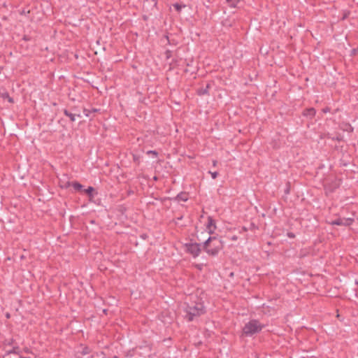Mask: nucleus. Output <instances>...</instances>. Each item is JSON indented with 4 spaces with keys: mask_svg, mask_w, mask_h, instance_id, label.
<instances>
[{
    "mask_svg": "<svg viewBox=\"0 0 358 358\" xmlns=\"http://www.w3.org/2000/svg\"><path fill=\"white\" fill-rule=\"evenodd\" d=\"M151 1L153 3V5L151 8V12H155V10H158V8H157L158 0H151Z\"/></svg>",
    "mask_w": 358,
    "mask_h": 358,
    "instance_id": "obj_20",
    "label": "nucleus"
},
{
    "mask_svg": "<svg viewBox=\"0 0 358 358\" xmlns=\"http://www.w3.org/2000/svg\"><path fill=\"white\" fill-rule=\"evenodd\" d=\"M188 199H189L188 194L185 192H181L178 194H177V196L176 197L173 198L172 199L174 201H187L188 200Z\"/></svg>",
    "mask_w": 358,
    "mask_h": 358,
    "instance_id": "obj_11",
    "label": "nucleus"
},
{
    "mask_svg": "<svg viewBox=\"0 0 358 358\" xmlns=\"http://www.w3.org/2000/svg\"><path fill=\"white\" fill-rule=\"evenodd\" d=\"M185 315L184 318L187 322H192L199 317L204 315L206 313V307L201 300L194 301L191 304H187L184 310Z\"/></svg>",
    "mask_w": 358,
    "mask_h": 358,
    "instance_id": "obj_1",
    "label": "nucleus"
},
{
    "mask_svg": "<svg viewBox=\"0 0 358 358\" xmlns=\"http://www.w3.org/2000/svg\"><path fill=\"white\" fill-rule=\"evenodd\" d=\"M20 358H30V357L20 356Z\"/></svg>",
    "mask_w": 358,
    "mask_h": 358,
    "instance_id": "obj_44",
    "label": "nucleus"
},
{
    "mask_svg": "<svg viewBox=\"0 0 358 358\" xmlns=\"http://www.w3.org/2000/svg\"><path fill=\"white\" fill-rule=\"evenodd\" d=\"M103 312L104 313H106L107 310H106V309H104V310H103Z\"/></svg>",
    "mask_w": 358,
    "mask_h": 358,
    "instance_id": "obj_46",
    "label": "nucleus"
},
{
    "mask_svg": "<svg viewBox=\"0 0 358 358\" xmlns=\"http://www.w3.org/2000/svg\"><path fill=\"white\" fill-rule=\"evenodd\" d=\"M354 222V219L352 218H337L332 222V224L338 225V226H350Z\"/></svg>",
    "mask_w": 358,
    "mask_h": 358,
    "instance_id": "obj_5",
    "label": "nucleus"
},
{
    "mask_svg": "<svg viewBox=\"0 0 358 358\" xmlns=\"http://www.w3.org/2000/svg\"><path fill=\"white\" fill-rule=\"evenodd\" d=\"M290 182H288L286 183V187L284 190L285 194L287 195L290 193Z\"/></svg>",
    "mask_w": 358,
    "mask_h": 358,
    "instance_id": "obj_22",
    "label": "nucleus"
},
{
    "mask_svg": "<svg viewBox=\"0 0 358 358\" xmlns=\"http://www.w3.org/2000/svg\"><path fill=\"white\" fill-rule=\"evenodd\" d=\"M63 113L66 117H69L71 122L76 121V117L80 118L82 117L80 113H72L66 108L63 110Z\"/></svg>",
    "mask_w": 358,
    "mask_h": 358,
    "instance_id": "obj_7",
    "label": "nucleus"
},
{
    "mask_svg": "<svg viewBox=\"0 0 358 358\" xmlns=\"http://www.w3.org/2000/svg\"><path fill=\"white\" fill-rule=\"evenodd\" d=\"M265 327L257 320H251L247 322L243 328V334L245 336H252L259 333Z\"/></svg>",
    "mask_w": 358,
    "mask_h": 358,
    "instance_id": "obj_3",
    "label": "nucleus"
},
{
    "mask_svg": "<svg viewBox=\"0 0 358 358\" xmlns=\"http://www.w3.org/2000/svg\"><path fill=\"white\" fill-rule=\"evenodd\" d=\"M7 353L8 354L19 355L20 354L19 347H14L12 350L8 351Z\"/></svg>",
    "mask_w": 358,
    "mask_h": 358,
    "instance_id": "obj_19",
    "label": "nucleus"
},
{
    "mask_svg": "<svg viewBox=\"0 0 358 358\" xmlns=\"http://www.w3.org/2000/svg\"><path fill=\"white\" fill-rule=\"evenodd\" d=\"M217 162L216 160H213V166H217Z\"/></svg>",
    "mask_w": 358,
    "mask_h": 358,
    "instance_id": "obj_36",
    "label": "nucleus"
},
{
    "mask_svg": "<svg viewBox=\"0 0 358 358\" xmlns=\"http://www.w3.org/2000/svg\"><path fill=\"white\" fill-rule=\"evenodd\" d=\"M91 110V113H96L99 110V109H97V108H92Z\"/></svg>",
    "mask_w": 358,
    "mask_h": 358,
    "instance_id": "obj_35",
    "label": "nucleus"
},
{
    "mask_svg": "<svg viewBox=\"0 0 358 358\" xmlns=\"http://www.w3.org/2000/svg\"><path fill=\"white\" fill-rule=\"evenodd\" d=\"M59 183H60V187L62 189H67V188L71 187V181L62 182V180H60Z\"/></svg>",
    "mask_w": 358,
    "mask_h": 358,
    "instance_id": "obj_15",
    "label": "nucleus"
},
{
    "mask_svg": "<svg viewBox=\"0 0 358 358\" xmlns=\"http://www.w3.org/2000/svg\"><path fill=\"white\" fill-rule=\"evenodd\" d=\"M90 352H91L90 348L89 347H87V346H85V347L83 348L82 351H81L80 353L83 355H86L90 354Z\"/></svg>",
    "mask_w": 358,
    "mask_h": 358,
    "instance_id": "obj_18",
    "label": "nucleus"
},
{
    "mask_svg": "<svg viewBox=\"0 0 358 358\" xmlns=\"http://www.w3.org/2000/svg\"><path fill=\"white\" fill-rule=\"evenodd\" d=\"M146 3H150V1H149V0H145V1H144V5H145Z\"/></svg>",
    "mask_w": 358,
    "mask_h": 358,
    "instance_id": "obj_42",
    "label": "nucleus"
},
{
    "mask_svg": "<svg viewBox=\"0 0 358 358\" xmlns=\"http://www.w3.org/2000/svg\"><path fill=\"white\" fill-rule=\"evenodd\" d=\"M209 173H210L213 179H215L218 176V172H217V171H215V172L209 171Z\"/></svg>",
    "mask_w": 358,
    "mask_h": 358,
    "instance_id": "obj_26",
    "label": "nucleus"
},
{
    "mask_svg": "<svg viewBox=\"0 0 358 358\" xmlns=\"http://www.w3.org/2000/svg\"><path fill=\"white\" fill-rule=\"evenodd\" d=\"M341 129L344 131H348L349 133H351L353 131L354 128L352 127V125L348 122H343L341 124Z\"/></svg>",
    "mask_w": 358,
    "mask_h": 358,
    "instance_id": "obj_12",
    "label": "nucleus"
},
{
    "mask_svg": "<svg viewBox=\"0 0 358 358\" xmlns=\"http://www.w3.org/2000/svg\"><path fill=\"white\" fill-rule=\"evenodd\" d=\"M164 38L166 39L167 41V43L169 45H177V41H176L175 40H170L169 38V36L168 35H165L164 36Z\"/></svg>",
    "mask_w": 358,
    "mask_h": 358,
    "instance_id": "obj_21",
    "label": "nucleus"
},
{
    "mask_svg": "<svg viewBox=\"0 0 358 358\" xmlns=\"http://www.w3.org/2000/svg\"><path fill=\"white\" fill-rule=\"evenodd\" d=\"M113 358H118V357L117 355H115L113 357Z\"/></svg>",
    "mask_w": 358,
    "mask_h": 358,
    "instance_id": "obj_47",
    "label": "nucleus"
},
{
    "mask_svg": "<svg viewBox=\"0 0 358 358\" xmlns=\"http://www.w3.org/2000/svg\"><path fill=\"white\" fill-rule=\"evenodd\" d=\"M346 17H347V15H344V16H343V19L344 20V19H345Z\"/></svg>",
    "mask_w": 358,
    "mask_h": 358,
    "instance_id": "obj_45",
    "label": "nucleus"
},
{
    "mask_svg": "<svg viewBox=\"0 0 358 358\" xmlns=\"http://www.w3.org/2000/svg\"><path fill=\"white\" fill-rule=\"evenodd\" d=\"M147 154L148 155H150V154L154 155L156 157L158 155V152L156 150H149L147 152Z\"/></svg>",
    "mask_w": 358,
    "mask_h": 358,
    "instance_id": "obj_27",
    "label": "nucleus"
},
{
    "mask_svg": "<svg viewBox=\"0 0 358 358\" xmlns=\"http://www.w3.org/2000/svg\"><path fill=\"white\" fill-rule=\"evenodd\" d=\"M71 112H72V113H80V112L78 111V110L77 107H73V108H71Z\"/></svg>",
    "mask_w": 358,
    "mask_h": 358,
    "instance_id": "obj_31",
    "label": "nucleus"
},
{
    "mask_svg": "<svg viewBox=\"0 0 358 358\" xmlns=\"http://www.w3.org/2000/svg\"><path fill=\"white\" fill-rule=\"evenodd\" d=\"M3 99H7L9 103H13L14 100L12 97H10L8 92L3 93L1 95Z\"/></svg>",
    "mask_w": 358,
    "mask_h": 358,
    "instance_id": "obj_17",
    "label": "nucleus"
},
{
    "mask_svg": "<svg viewBox=\"0 0 358 358\" xmlns=\"http://www.w3.org/2000/svg\"><path fill=\"white\" fill-rule=\"evenodd\" d=\"M6 317L7 318H10V313H6Z\"/></svg>",
    "mask_w": 358,
    "mask_h": 358,
    "instance_id": "obj_40",
    "label": "nucleus"
},
{
    "mask_svg": "<svg viewBox=\"0 0 358 358\" xmlns=\"http://www.w3.org/2000/svg\"><path fill=\"white\" fill-rule=\"evenodd\" d=\"M83 113L85 114V115L86 117H90V114H91V110H88V109H86V108H84L83 109Z\"/></svg>",
    "mask_w": 358,
    "mask_h": 358,
    "instance_id": "obj_25",
    "label": "nucleus"
},
{
    "mask_svg": "<svg viewBox=\"0 0 358 358\" xmlns=\"http://www.w3.org/2000/svg\"><path fill=\"white\" fill-rule=\"evenodd\" d=\"M206 228L209 234H213L214 230L216 229L215 221L211 216L208 217Z\"/></svg>",
    "mask_w": 358,
    "mask_h": 358,
    "instance_id": "obj_8",
    "label": "nucleus"
},
{
    "mask_svg": "<svg viewBox=\"0 0 358 358\" xmlns=\"http://www.w3.org/2000/svg\"><path fill=\"white\" fill-rule=\"evenodd\" d=\"M303 256H305V254L302 253V251H301V252H300V257H302Z\"/></svg>",
    "mask_w": 358,
    "mask_h": 358,
    "instance_id": "obj_39",
    "label": "nucleus"
},
{
    "mask_svg": "<svg viewBox=\"0 0 358 358\" xmlns=\"http://www.w3.org/2000/svg\"><path fill=\"white\" fill-rule=\"evenodd\" d=\"M173 7L178 12L180 13L182 10V8L185 7V5H183V4H180V3H174L173 5Z\"/></svg>",
    "mask_w": 358,
    "mask_h": 358,
    "instance_id": "obj_16",
    "label": "nucleus"
},
{
    "mask_svg": "<svg viewBox=\"0 0 358 358\" xmlns=\"http://www.w3.org/2000/svg\"><path fill=\"white\" fill-rule=\"evenodd\" d=\"M83 192L88 196L89 201L90 202H94V196L98 194V192L92 186L88 187L87 189H84Z\"/></svg>",
    "mask_w": 358,
    "mask_h": 358,
    "instance_id": "obj_6",
    "label": "nucleus"
},
{
    "mask_svg": "<svg viewBox=\"0 0 358 358\" xmlns=\"http://www.w3.org/2000/svg\"><path fill=\"white\" fill-rule=\"evenodd\" d=\"M287 236L289 238H295V234H294L293 232H290V231L287 232Z\"/></svg>",
    "mask_w": 358,
    "mask_h": 358,
    "instance_id": "obj_29",
    "label": "nucleus"
},
{
    "mask_svg": "<svg viewBox=\"0 0 358 358\" xmlns=\"http://www.w3.org/2000/svg\"><path fill=\"white\" fill-rule=\"evenodd\" d=\"M141 237L143 238V239H146L148 238V235L146 234H143Z\"/></svg>",
    "mask_w": 358,
    "mask_h": 358,
    "instance_id": "obj_34",
    "label": "nucleus"
},
{
    "mask_svg": "<svg viewBox=\"0 0 358 358\" xmlns=\"http://www.w3.org/2000/svg\"><path fill=\"white\" fill-rule=\"evenodd\" d=\"M228 6L231 8H236L237 4L240 2V0H226Z\"/></svg>",
    "mask_w": 358,
    "mask_h": 358,
    "instance_id": "obj_14",
    "label": "nucleus"
},
{
    "mask_svg": "<svg viewBox=\"0 0 358 358\" xmlns=\"http://www.w3.org/2000/svg\"><path fill=\"white\" fill-rule=\"evenodd\" d=\"M23 40H24L26 41H29L30 40V37L29 36H27V35H24L23 36Z\"/></svg>",
    "mask_w": 358,
    "mask_h": 358,
    "instance_id": "obj_32",
    "label": "nucleus"
},
{
    "mask_svg": "<svg viewBox=\"0 0 358 358\" xmlns=\"http://www.w3.org/2000/svg\"><path fill=\"white\" fill-rule=\"evenodd\" d=\"M247 230H248V229H247V228H246V227H243V231H246Z\"/></svg>",
    "mask_w": 358,
    "mask_h": 358,
    "instance_id": "obj_41",
    "label": "nucleus"
},
{
    "mask_svg": "<svg viewBox=\"0 0 358 358\" xmlns=\"http://www.w3.org/2000/svg\"><path fill=\"white\" fill-rule=\"evenodd\" d=\"M333 141H343V136L341 134H338L336 136L331 138Z\"/></svg>",
    "mask_w": 358,
    "mask_h": 358,
    "instance_id": "obj_23",
    "label": "nucleus"
},
{
    "mask_svg": "<svg viewBox=\"0 0 358 358\" xmlns=\"http://www.w3.org/2000/svg\"><path fill=\"white\" fill-rule=\"evenodd\" d=\"M233 275H234V273H231L230 276H233Z\"/></svg>",
    "mask_w": 358,
    "mask_h": 358,
    "instance_id": "obj_48",
    "label": "nucleus"
},
{
    "mask_svg": "<svg viewBox=\"0 0 358 358\" xmlns=\"http://www.w3.org/2000/svg\"><path fill=\"white\" fill-rule=\"evenodd\" d=\"M211 87L210 83L206 84L205 87H200L196 90V94L199 96L209 95V89Z\"/></svg>",
    "mask_w": 358,
    "mask_h": 358,
    "instance_id": "obj_10",
    "label": "nucleus"
},
{
    "mask_svg": "<svg viewBox=\"0 0 358 358\" xmlns=\"http://www.w3.org/2000/svg\"><path fill=\"white\" fill-rule=\"evenodd\" d=\"M164 54H165L166 58L168 59L171 57V56H172V51H171L169 50H166Z\"/></svg>",
    "mask_w": 358,
    "mask_h": 358,
    "instance_id": "obj_24",
    "label": "nucleus"
},
{
    "mask_svg": "<svg viewBox=\"0 0 358 358\" xmlns=\"http://www.w3.org/2000/svg\"><path fill=\"white\" fill-rule=\"evenodd\" d=\"M195 267H196V268H198L199 270H201V269H202V268H203V264H196V265L195 266Z\"/></svg>",
    "mask_w": 358,
    "mask_h": 358,
    "instance_id": "obj_33",
    "label": "nucleus"
},
{
    "mask_svg": "<svg viewBox=\"0 0 358 358\" xmlns=\"http://www.w3.org/2000/svg\"><path fill=\"white\" fill-rule=\"evenodd\" d=\"M231 240L232 241H236L237 240V236H234L231 237Z\"/></svg>",
    "mask_w": 358,
    "mask_h": 358,
    "instance_id": "obj_37",
    "label": "nucleus"
},
{
    "mask_svg": "<svg viewBox=\"0 0 358 358\" xmlns=\"http://www.w3.org/2000/svg\"><path fill=\"white\" fill-rule=\"evenodd\" d=\"M24 352H27V353H29V352H30V351H29V350L28 348H24Z\"/></svg>",
    "mask_w": 358,
    "mask_h": 358,
    "instance_id": "obj_38",
    "label": "nucleus"
},
{
    "mask_svg": "<svg viewBox=\"0 0 358 358\" xmlns=\"http://www.w3.org/2000/svg\"><path fill=\"white\" fill-rule=\"evenodd\" d=\"M348 164V163L347 162H345V160H343V159L340 160V166H346Z\"/></svg>",
    "mask_w": 358,
    "mask_h": 358,
    "instance_id": "obj_28",
    "label": "nucleus"
},
{
    "mask_svg": "<svg viewBox=\"0 0 358 358\" xmlns=\"http://www.w3.org/2000/svg\"><path fill=\"white\" fill-rule=\"evenodd\" d=\"M134 161H136V160H137V157H136L135 155H134Z\"/></svg>",
    "mask_w": 358,
    "mask_h": 358,
    "instance_id": "obj_43",
    "label": "nucleus"
},
{
    "mask_svg": "<svg viewBox=\"0 0 358 358\" xmlns=\"http://www.w3.org/2000/svg\"><path fill=\"white\" fill-rule=\"evenodd\" d=\"M223 248V241L215 236H209L202 245L203 250L212 257L217 256Z\"/></svg>",
    "mask_w": 358,
    "mask_h": 358,
    "instance_id": "obj_2",
    "label": "nucleus"
},
{
    "mask_svg": "<svg viewBox=\"0 0 358 358\" xmlns=\"http://www.w3.org/2000/svg\"><path fill=\"white\" fill-rule=\"evenodd\" d=\"M315 114L316 110L313 107L305 108L302 112L303 116L306 117L307 118L310 120L315 116Z\"/></svg>",
    "mask_w": 358,
    "mask_h": 358,
    "instance_id": "obj_9",
    "label": "nucleus"
},
{
    "mask_svg": "<svg viewBox=\"0 0 358 358\" xmlns=\"http://www.w3.org/2000/svg\"><path fill=\"white\" fill-rule=\"evenodd\" d=\"M71 186L73 187L74 190L76 192H83V186L78 182V181H72Z\"/></svg>",
    "mask_w": 358,
    "mask_h": 358,
    "instance_id": "obj_13",
    "label": "nucleus"
},
{
    "mask_svg": "<svg viewBox=\"0 0 358 358\" xmlns=\"http://www.w3.org/2000/svg\"><path fill=\"white\" fill-rule=\"evenodd\" d=\"M329 111H330V108H329V107H325V108H324L322 109V112H323L324 113H328V112H329Z\"/></svg>",
    "mask_w": 358,
    "mask_h": 358,
    "instance_id": "obj_30",
    "label": "nucleus"
},
{
    "mask_svg": "<svg viewBox=\"0 0 358 358\" xmlns=\"http://www.w3.org/2000/svg\"><path fill=\"white\" fill-rule=\"evenodd\" d=\"M184 246L186 252L192 255L194 258L197 257L200 255L201 250H203L202 245L197 243H187Z\"/></svg>",
    "mask_w": 358,
    "mask_h": 358,
    "instance_id": "obj_4",
    "label": "nucleus"
}]
</instances>
